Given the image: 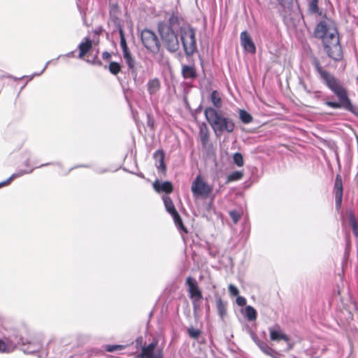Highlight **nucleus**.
I'll list each match as a JSON object with an SVG mask.
<instances>
[{"instance_id": "obj_1", "label": "nucleus", "mask_w": 358, "mask_h": 358, "mask_svg": "<svg viewBox=\"0 0 358 358\" xmlns=\"http://www.w3.org/2000/svg\"><path fill=\"white\" fill-rule=\"evenodd\" d=\"M311 63L315 69L317 78L338 98V101H326L324 104L334 109H344L353 114L356 113V107L352 104L347 88L341 81L329 71H327L316 57L312 59Z\"/></svg>"}, {"instance_id": "obj_23", "label": "nucleus", "mask_w": 358, "mask_h": 358, "mask_svg": "<svg viewBox=\"0 0 358 358\" xmlns=\"http://www.w3.org/2000/svg\"><path fill=\"white\" fill-rule=\"evenodd\" d=\"M55 345H54L52 342V341H50L47 345V348L45 349H43L38 357L39 358H59L57 356H51L50 355V350L52 354H55Z\"/></svg>"}, {"instance_id": "obj_46", "label": "nucleus", "mask_w": 358, "mask_h": 358, "mask_svg": "<svg viewBox=\"0 0 358 358\" xmlns=\"http://www.w3.org/2000/svg\"><path fill=\"white\" fill-rule=\"evenodd\" d=\"M74 52H75L74 51L69 52L67 54H66L64 56L67 57H74Z\"/></svg>"}, {"instance_id": "obj_44", "label": "nucleus", "mask_w": 358, "mask_h": 358, "mask_svg": "<svg viewBox=\"0 0 358 358\" xmlns=\"http://www.w3.org/2000/svg\"><path fill=\"white\" fill-rule=\"evenodd\" d=\"M279 4H280L282 6H285L287 3L289 2L290 0H277Z\"/></svg>"}, {"instance_id": "obj_17", "label": "nucleus", "mask_w": 358, "mask_h": 358, "mask_svg": "<svg viewBox=\"0 0 358 358\" xmlns=\"http://www.w3.org/2000/svg\"><path fill=\"white\" fill-rule=\"evenodd\" d=\"M181 73L185 79L194 80L196 77V71L194 65L183 64Z\"/></svg>"}, {"instance_id": "obj_37", "label": "nucleus", "mask_w": 358, "mask_h": 358, "mask_svg": "<svg viewBox=\"0 0 358 358\" xmlns=\"http://www.w3.org/2000/svg\"><path fill=\"white\" fill-rule=\"evenodd\" d=\"M230 217L234 221V224H236L239 220L241 219V214L239 211L237 210H231L229 213Z\"/></svg>"}, {"instance_id": "obj_41", "label": "nucleus", "mask_w": 358, "mask_h": 358, "mask_svg": "<svg viewBox=\"0 0 358 358\" xmlns=\"http://www.w3.org/2000/svg\"><path fill=\"white\" fill-rule=\"evenodd\" d=\"M280 15L282 17L283 20H284L285 22L288 21V20L290 18V17H289V15H287V13H286V10L281 11V12H280Z\"/></svg>"}, {"instance_id": "obj_7", "label": "nucleus", "mask_w": 358, "mask_h": 358, "mask_svg": "<svg viewBox=\"0 0 358 358\" xmlns=\"http://www.w3.org/2000/svg\"><path fill=\"white\" fill-rule=\"evenodd\" d=\"M141 38L144 47L152 54H157L160 50V42L157 35L150 29L141 32Z\"/></svg>"}, {"instance_id": "obj_31", "label": "nucleus", "mask_w": 358, "mask_h": 358, "mask_svg": "<svg viewBox=\"0 0 358 358\" xmlns=\"http://www.w3.org/2000/svg\"><path fill=\"white\" fill-rule=\"evenodd\" d=\"M243 176V172L241 171H235L227 176V183L241 180Z\"/></svg>"}, {"instance_id": "obj_9", "label": "nucleus", "mask_w": 358, "mask_h": 358, "mask_svg": "<svg viewBox=\"0 0 358 358\" xmlns=\"http://www.w3.org/2000/svg\"><path fill=\"white\" fill-rule=\"evenodd\" d=\"M186 285L188 287L189 297L193 300L194 307L196 308V303L199 302L203 298L202 293L199 288L196 280L194 278L188 277L186 279Z\"/></svg>"}, {"instance_id": "obj_5", "label": "nucleus", "mask_w": 358, "mask_h": 358, "mask_svg": "<svg viewBox=\"0 0 358 358\" xmlns=\"http://www.w3.org/2000/svg\"><path fill=\"white\" fill-rule=\"evenodd\" d=\"M180 37L185 55L192 56L197 49L195 29L189 25L180 26Z\"/></svg>"}, {"instance_id": "obj_14", "label": "nucleus", "mask_w": 358, "mask_h": 358, "mask_svg": "<svg viewBox=\"0 0 358 358\" xmlns=\"http://www.w3.org/2000/svg\"><path fill=\"white\" fill-rule=\"evenodd\" d=\"M23 351L27 354H32L38 352L42 347L40 339H34L28 341L27 343L22 342Z\"/></svg>"}, {"instance_id": "obj_49", "label": "nucleus", "mask_w": 358, "mask_h": 358, "mask_svg": "<svg viewBox=\"0 0 358 358\" xmlns=\"http://www.w3.org/2000/svg\"><path fill=\"white\" fill-rule=\"evenodd\" d=\"M87 62H89V63H93V62L90 61V60H87Z\"/></svg>"}, {"instance_id": "obj_51", "label": "nucleus", "mask_w": 358, "mask_h": 358, "mask_svg": "<svg viewBox=\"0 0 358 358\" xmlns=\"http://www.w3.org/2000/svg\"><path fill=\"white\" fill-rule=\"evenodd\" d=\"M83 167H89V166H87V165H85V166H83Z\"/></svg>"}, {"instance_id": "obj_32", "label": "nucleus", "mask_w": 358, "mask_h": 358, "mask_svg": "<svg viewBox=\"0 0 358 358\" xmlns=\"http://www.w3.org/2000/svg\"><path fill=\"white\" fill-rule=\"evenodd\" d=\"M108 70L112 74L117 75L121 71V66L117 62H111L108 65Z\"/></svg>"}, {"instance_id": "obj_2", "label": "nucleus", "mask_w": 358, "mask_h": 358, "mask_svg": "<svg viewBox=\"0 0 358 358\" xmlns=\"http://www.w3.org/2000/svg\"><path fill=\"white\" fill-rule=\"evenodd\" d=\"M315 38L322 41L324 51L336 62L343 59V51L340 44L336 24L334 20L324 17L315 28Z\"/></svg>"}, {"instance_id": "obj_24", "label": "nucleus", "mask_w": 358, "mask_h": 358, "mask_svg": "<svg viewBox=\"0 0 358 358\" xmlns=\"http://www.w3.org/2000/svg\"><path fill=\"white\" fill-rule=\"evenodd\" d=\"M253 339L257 346L261 349V350L264 352L266 355H270L271 357H274V355L277 354L276 352L269 347L267 343L264 341H261L259 339L253 337Z\"/></svg>"}, {"instance_id": "obj_28", "label": "nucleus", "mask_w": 358, "mask_h": 358, "mask_svg": "<svg viewBox=\"0 0 358 358\" xmlns=\"http://www.w3.org/2000/svg\"><path fill=\"white\" fill-rule=\"evenodd\" d=\"M348 222L351 226L353 233L356 237H358V223L353 212L350 211L348 213Z\"/></svg>"}, {"instance_id": "obj_3", "label": "nucleus", "mask_w": 358, "mask_h": 358, "mask_svg": "<svg viewBox=\"0 0 358 358\" xmlns=\"http://www.w3.org/2000/svg\"><path fill=\"white\" fill-rule=\"evenodd\" d=\"M157 28L166 49L171 52H176L180 48L177 34L180 33V17L178 12L173 11L166 21L158 23Z\"/></svg>"}, {"instance_id": "obj_26", "label": "nucleus", "mask_w": 358, "mask_h": 358, "mask_svg": "<svg viewBox=\"0 0 358 358\" xmlns=\"http://www.w3.org/2000/svg\"><path fill=\"white\" fill-rule=\"evenodd\" d=\"M148 91L150 95L155 94L160 88V82L157 78H154L147 84Z\"/></svg>"}, {"instance_id": "obj_19", "label": "nucleus", "mask_w": 358, "mask_h": 358, "mask_svg": "<svg viewBox=\"0 0 358 358\" xmlns=\"http://www.w3.org/2000/svg\"><path fill=\"white\" fill-rule=\"evenodd\" d=\"M123 58L128 66L129 70L131 72L133 75L136 76L137 75V70L136 68V61L134 58L132 57L130 52H126L122 55Z\"/></svg>"}, {"instance_id": "obj_13", "label": "nucleus", "mask_w": 358, "mask_h": 358, "mask_svg": "<svg viewBox=\"0 0 358 358\" xmlns=\"http://www.w3.org/2000/svg\"><path fill=\"white\" fill-rule=\"evenodd\" d=\"M334 191L336 208L338 210L341 207L343 199V184L341 177L339 175L336 177Z\"/></svg>"}, {"instance_id": "obj_35", "label": "nucleus", "mask_w": 358, "mask_h": 358, "mask_svg": "<svg viewBox=\"0 0 358 358\" xmlns=\"http://www.w3.org/2000/svg\"><path fill=\"white\" fill-rule=\"evenodd\" d=\"M125 348V345H107L105 346V350L107 352H115L118 350H122Z\"/></svg>"}, {"instance_id": "obj_18", "label": "nucleus", "mask_w": 358, "mask_h": 358, "mask_svg": "<svg viewBox=\"0 0 358 358\" xmlns=\"http://www.w3.org/2000/svg\"><path fill=\"white\" fill-rule=\"evenodd\" d=\"M200 141L203 148H206L209 141V130L205 123L199 128Z\"/></svg>"}, {"instance_id": "obj_40", "label": "nucleus", "mask_w": 358, "mask_h": 358, "mask_svg": "<svg viewBox=\"0 0 358 358\" xmlns=\"http://www.w3.org/2000/svg\"><path fill=\"white\" fill-rule=\"evenodd\" d=\"M236 301L237 305L239 306H243L246 304V299L243 296H238L236 298Z\"/></svg>"}, {"instance_id": "obj_25", "label": "nucleus", "mask_w": 358, "mask_h": 358, "mask_svg": "<svg viewBox=\"0 0 358 358\" xmlns=\"http://www.w3.org/2000/svg\"><path fill=\"white\" fill-rule=\"evenodd\" d=\"M210 99L214 106V108L220 110L222 106V101L220 93L217 90H213L210 96Z\"/></svg>"}, {"instance_id": "obj_38", "label": "nucleus", "mask_w": 358, "mask_h": 358, "mask_svg": "<svg viewBox=\"0 0 358 358\" xmlns=\"http://www.w3.org/2000/svg\"><path fill=\"white\" fill-rule=\"evenodd\" d=\"M120 47L122 48V55L126 53V52H130L129 51V49L127 45V41H126V38L125 37H122L120 40Z\"/></svg>"}, {"instance_id": "obj_22", "label": "nucleus", "mask_w": 358, "mask_h": 358, "mask_svg": "<svg viewBox=\"0 0 358 358\" xmlns=\"http://www.w3.org/2000/svg\"><path fill=\"white\" fill-rule=\"evenodd\" d=\"M92 47V42L89 38H86L85 42H82L78 45L79 49V55L78 57L80 59L83 58V57L91 50Z\"/></svg>"}, {"instance_id": "obj_12", "label": "nucleus", "mask_w": 358, "mask_h": 358, "mask_svg": "<svg viewBox=\"0 0 358 358\" xmlns=\"http://www.w3.org/2000/svg\"><path fill=\"white\" fill-rule=\"evenodd\" d=\"M268 331L271 341H275L278 340H283L287 343L289 349L292 348L289 344V338L281 330L280 326L275 325L273 327H271L268 328Z\"/></svg>"}, {"instance_id": "obj_47", "label": "nucleus", "mask_w": 358, "mask_h": 358, "mask_svg": "<svg viewBox=\"0 0 358 358\" xmlns=\"http://www.w3.org/2000/svg\"><path fill=\"white\" fill-rule=\"evenodd\" d=\"M119 34H120V39H121L122 37H124V31H123V30H122V28H120V29H119Z\"/></svg>"}, {"instance_id": "obj_36", "label": "nucleus", "mask_w": 358, "mask_h": 358, "mask_svg": "<svg viewBox=\"0 0 358 358\" xmlns=\"http://www.w3.org/2000/svg\"><path fill=\"white\" fill-rule=\"evenodd\" d=\"M319 0H311L309 3L308 9L311 13H317L319 11L318 8Z\"/></svg>"}, {"instance_id": "obj_43", "label": "nucleus", "mask_w": 358, "mask_h": 358, "mask_svg": "<svg viewBox=\"0 0 358 358\" xmlns=\"http://www.w3.org/2000/svg\"><path fill=\"white\" fill-rule=\"evenodd\" d=\"M24 166H25L27 167V169L25 170H29L30 169H33V171L34 170L35 168H33V167H31L30 165H29V159H27L24 162Z\"/></svg>"}, {"instance_id": "obj_45", "label": "nucleus", "mask_w": 358, "mask_h": 358, "mask_svg": "<svg viewBox=\"0 0 358 358\" xmlns=\"http://www.w3.org/2000/svg\"><path fill=\"white\" fill-rule=\"evenodd\" d=\"M50 63V61L47 62H46V64H45V66H44V67H43V69H42V71H41L40 73H36V74H34V76H40V75H41V73H42L45 70V69L48 67V64H49Z\"/></svg>"}, {"instance_id": "obj_8", "label": "nucleus", "mask_w": 358, "mask_h": 358, "mask_svg": "<svg viewBox=\"0 0 358 358\" xmlns=\"http://www.w3.org/2000/svg\"><path fill=\"white\" fill-rule=\"evenodd\" d=\"M162 199H163L166 211L169 212L171 215V216L174 220V223L176 225V227H178V229L183 231L185 233H187V229L184 226L180 215L176 211L171 199L169 196L165 195V196H163Z\"/></svg>"}, {"instance_id": "obj_20", "label": "nucleus", "mask_w": 358, "mask_h": 358, "mask_svg": "<svg viewBox=\"0 0 358 358\" xmlns=\"http://www.w3.org/2000/svg\"><path fill=\"white\" fill-rule=\"evenodd\" d=\"M33 171V169H30L29 170H17L14 173H13L7 180L0 182V187L6 186L10 183L12 180L20 178L24 175L31 173Z\"/></svg>"}, {"instance_id": "obj_34", "label": "nucleus", "mask_w": 358, "mask_h": 358, "mask_svg": "<svg viewBox=\"0 0 358 358\" xmlns=\"http://www.w3.org/2000/svg\"><path fill=\"white\" fill-rule=\"evenodd\" d=\"M187 334L189 337L197 339L201 335V331L199 329H194L193 327H190L187 329Z\"/></svg>"}, {"instance_id": "obj_15", "label": "nucleus", "mask_w": 358, "mask_h": 358, "mask_svg": "<svg viewBox=\"0 0 358 358\" xmlns=\"http://www.w3.org/2000/svg\"><path fill=\"white\" fill-rule=\"evenodd\" d=\"M153 188L157 192H165L169 194L173 191V185L169 181L162 182L156 180L153 183Z\"/></svg>"}, {"instance_id": "obj_27", "label": "nucleus", "mask_w": 358, "mask_h": 358, "mask_svg": "<svg viewBox=\"0 0 358 358\" xmlns=\"http://www.w3.org/2000/svg\"><path fill=\"white\" fill-rule=\"evenodd\" d=\"M15 349V344L8 340L0 339V352H10Z\"/></svg>"}, {"instance_id": "obj_11", "label": "nucleus", "mask_w": 358, "mask_h": 358, "mask_svg": "<svg viewBox=\"0 0 358 358\" xmlns=\"http://www.w3.org/2000/svg\"><path fill=\"white\" fill-rule=\"evenodd\" d=\"M240 41L241 46L246 52L251 54H255L256 52L255 45L247 31H243L241 33Z\"/></svg>"}, {"instance_id": "obj_4", "label": "nucleus", "mask_w": 358, "mask_h": 358, "mask_svg": "<svg viewBox=\"0 0 358 358\" xmlns=\"http://www.w3.org/2000/svg\"><path fill=\"white\" fill-rule=\"evenodd\" d=\"M204 115L217 137L224 132L230 134L234 131V121L222 110L208 106L204 109Z\"/></svg>"}, {"instance_id": "obj_50", "label": "nucleus", "mask_w": 358, "mask_h": 358, "mask_svg": "<svg viewBox=\"0 0 358 358\" xmlns=\"http://www.w3.org/2000/svg\"><path fill=\"white\" fill-rule=\"evenodd\" d=\"M34 77V76H31L29 78V80H31L32 79V78Z\"/></svg>"}, {"instance_id": "obj_42", "label": "nucleus", "mask_w": 358, "mask_h": 358, "mask_svg": "<svg viewBox=\"0 0 358 358\" xmlns=\"http://www.w3.org/2000/svg\"><path fill=\"white\" fill-rule=\"evenodd\" d=\"M111 57V55L108 52H103L102 54V57L104 60H107L110 59Z\"/></svg>"}, {"instance_id": "obj_16", "label": "nucleus", "mask_w": 358, "mask_h": 358, "mask_svg": "<svg viewBox=\"0 0 358 358\" xmlns=\"http://www.w3.org/2000/svg\"><path fill=\"white\" fill-rule=\"evenodd\" d=\"M153 157L155 160V165L157 167L158 170L161 171L162 173H164L166 171V165L164 164V152L161 150H157L154 153Z\"/></svg>"}, {"instance_id": "obj_30", "label": "nucleus", "mask_w": 358, "mask_h": 358, "mask_svg": "<svg viewBox=\"0 0 358 358\" xmlns=\"http://www.w3.org/2000/svg\"><path fill=\"white\" fill-rule=\"evenodd\" d=\"M239 118L241 121L245 124H250L252 122V116L244 109H240L238 110Z\"/></svg>"}, {"instance_id": "obj_6", "label": "nucleus", "mask_w": 358, "mask_h": 358, "mask_svg": "<svg viewBox=\"0 0 358 358\" xmlns=\"http://www.w3.org/2000/svg\"><path fill=\"white\" fill-rule=\"evenodd\" d=\"M213 185L208 184L201 175L197 176L192 183L191 190L195 199H207L212 194Z\"/></svg>"}, {"instance_id": "obj_52", "label": "nucleus", "mask_w": 358, "mask_h": 358, "mask_svg": "<svg viewBox=\"0 0 358 358\" xmlns=\"http://www.w3.org/2000/svg\"><path fill=\"white\" fill-rule=\"evenodd\" d=\"M311 358H317V357H311Z\"/></svg>"}, {"instance_id": "obj_33", "label": "nucleus", "mask_w": 358, "mask_h": 358, "mask_svg": "<svg viewBox=\"0 0 358 358\" xmlns=\"http://www.w3.org/2000/svg\"><path fill=\"white\" fill-rule=\"evenodd\" d=\"M234 163L238 167H241L244 165V160L241 153L236 152L233 155Z\"/></svg>"}, {"instance_id": "obj_10", "label": "nucleus", "mask_w": 358, "mask_h": 358, "mask_svg": "<svg viewBox=\"0 0 358 358\" xmlns=\"http://www.w3.org/2000/svg\"><path fill=\"white\" fill-rule=\"evenodd\" d=\"M158 341L154 339L147 347L142 349L141 357L142 358H162V351L161 349H157Z\"/></svg>"}, {"instance_id": "obj_48", "label": "nucleus", "mask_w": 358, "mask_h": 358, "mask_svg": "<svg viewBox=\"0 0 358 358\" xmlns=\"http://www.w3.org/2000/svg\"><path fill=\"white\" fill-rule=\"evenodd\" d=\"M48 164H41V165H40V166H36V168H41V167H43V166H47V165H48Z\"/></svg>"}, {"instance_id": "obj_39", "label": "nucleus", "mask_w": 358, "mask_h": 358, "mask_svg": "<svg viewBox=\"0 0 358 358\" xmlns=\"http://www.w3.org/2000/svg\"><path fill=\"white\" fill-rule=\"evenodd\" d=\"M229 292L233 296H236L239 293L238 288L231 284L229 285Z\"/></svg>"}, {"instance_id": "obj_21", "label": "nucleus", "mask_w": 358, "mask_h": 358, "mask_svg": "<svg viewBox=\"0 0 358 358\" xmlns=\"http://www.w3.org/2000/svg\"><path fill=\"white\" fill-rule=\"evenodd\" d=\"M227 303L224 301L221 297L216 298V308L217 310L218 315L222 320H224V317L227 316Z\"/></svg>"}, {"instance_id": "obj_29", "label": "nucleus", "mask_w": 358, "mask_h": 358, "mask_svg": "<svg viewBox=\"0 0 358 358\" xmlns=\"http://www.w3.org/2000/svg\"><path fill=\"white\" fill-rule=\"evenodd\" d=\"M245 316L248 321H255L257 320V310L251 306H246L245 308Z\"/></svg>"}]
</instances>
